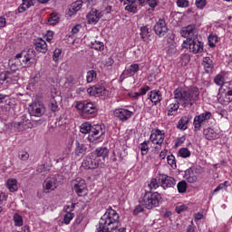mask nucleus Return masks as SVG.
I'll return each mask as SVG.
<instances>
[{"label": "nucleus", "instance_id": "obj_15", "mask_svg": "<svg viewBox=\"0 0 232 232\" xmlns=\"http://www.w3.org/2000/svg\"><path fill=\"white\" fill-rule=\"evenodd\" d=\"M114 115L115 117H117V119H119L122 122H126V121L133 117V111L128 109L120 108L114 111Z\"/></svg>", "mask_w": 232, "mask_h": 232}, {"label": "nucleus", "instance_id": "obj_35", "mask_svg": "<svg viewBox=\"0 0 232 232\" xmlns=\"http://www.w3.org/2000/svg\"><path fill=\"white\" fill-rule=\"evenodd\" d=\"M29 84H31V86H41V84H43V80L41 79V74L36 73L35 76L30 80Z\"/></svg>", "mask_w": 232, "mask_h": 232}, {"label": "nucleus", "instance_id": "obj_26", "mask_svg": "<svg viewBox=\"0 0 232 232\" xmlns=\"http://www.w3.org/2000/svg\"><path fill=\"white\" fill-rule=\"evenodd\" d=\"M70 153H72V150H70V148L64 149L61 156L54 160L55 162L57 164H59V162H68V160H70Z\"/></svg>", "mask_w": 232, "mask_h": 232}, {"label": "nucleus", "instance_id": "obj_63", "mask_svg": "<svg viewBox=\"0 0 232 232\" xmlns=\"http://www.w3.org/2000/svg\"><path fill=\"white\" fill-rule=\"evenodd\" d=\"M188 208L185 205H180L176 208L177 213H182V211H186Z\"/></svg>", "mask_w": 232, "mask_h": 232}, {"label": "nucleus", "instance_id": "obj_59", "mask_svg": "<svg viewBox=\"0 0 232 232\" xmlns=\"http://www.w3.org/2000/svg\"><path fill=\"white\" fill-rule=\"evenodd\" d=\"M185 140H186V138L184 137L178 138L175 143L176 148H179V146H181V144H184Z\"/></svg>", "mask_w": 232, "mask_h": 232}, {"label": "nucleus", "instance_id": "obj_42", "mask_svg": "<svg viewBox=\"0 0 232 232\" xmlns=\"http://www.w3.org/2000/svg\"><path fill=\"white\" fill-rule=\"evenodd\" d=\"M179 155L182 159H188V157H191V151L188 148H182L179 150Z\"/></svg>", "mask_w": 232, "mask_h": 232}, {"label": "nucleus", "instance_id": "obj_18", "mask_svg": "<svg viewBox=\"0 0 232 232\" xmlns=\"http://www.w3.org/2000/svg\"><path fill=\"white\" fill-rule=\"evenodd\" d=\"M139 70H140L139 63H132L122 72L121 79H126V77H133V75H135Z\"/></svg>", "mask_w": 232, "mask_h": 232}, {"label": "nucleus", "instance_id": "obj_64", "mask_svg": "<svg viewBox=\"0 0 232 232\" xmlns=\"http://www.w3.org/2000/svg\"><path fill=\"white\" fill-rule=\"evenodd\" d=\"M147 3L150 8H155L157 6V0H147Z\"/></svg>", "mask_w": 232, "mask_h": 232}, {"label": "nucleus", "instance_id": "obj_3", "mask_svg": "<svg viewBox=\"0 0 232 232\" xmlns=\"http://www.w3.org/2000/svg\"><path fill=\"white\" fill-rule=\"evenodd\" d=\"M80 131L81 133H89L88 140L95 142L106 133V129H104V125L96 124L92 126L90 122H85L81 125Z\"/></svg>", "mask_w": 232, "mask_h": 232}, {"label": "nucleus", "instance_id": "obj_52", "mask_svg": "<svg viewBox=\"0 0 232 232\" xmlns=\"http://www.w3.org/2000/svg\"><path fill=\"white\" fill-rule=\"evenodd\" d=\"M85 106H86V102H77L75 108L80 111H82V113H84Z\"/></svg>", "mask_w": 232, "mask_h": 232}, {"label": "nucleus", "instance_id": "obj_57", "mask_svg": "<svg viewBox=\"0 0 232 232\" xmlns=\"http://www.w3.org/2000/svg\"><path fill=\"white\" fill-rule=\"evenodd\" d=\"M19 159L21 160H28V159H30V154L26 151H22L19 153Z\"/></svg>", "mask_w": 232, "mask_h": 232}, {"label": "nucleus", "instance_id": "obj_61", "mask_svg": "<svg viewBox=\"0 0 232 232\" xmlns=\"http://www.w3.org/2000/svg\"><path fill=\"white\" fill-rule=\"evenodd\" d=\"M213 41L215 43H217V36H209L208 37V44L211 48H213V46H215V43H213Z\"/></svg>", "mask_w": 232, "mask_h": 232}, {"label": "nucleus", "instance_id": "obj_7", "mask_svg": "<svg viewBox=\"0 0 232 232\" xmlns=\"http://www.w3.org/2000/svg\"><path fill=\"white\" fill-rule=\"evenodd\" d=\"M12 126L18 131H26V130H32L34 128V124H32V121H30V116L26 114H23L20 117V121H14Z\"/></svg>", "mask_w": 232, "mask_h": 232}, {"label": "nucleus", "instance_id": "obj_31", "mask_svg": "<svg viewBox=\"0 0 232 232\" xmlns=\"http://www.w3.org/2000/svg\"><path fill=\"white\" fill-rule=\"evenodd\" d=\"M150 100L154 104H159V102H160V101H162V94H160V91L150 92Z\"/></svg>", "mask_w": 232, "mask_h": 232}, {"label": "nucleus", "instance_id": "obj_13", "mask_svg": "<svg viewBox=\"0 0 232 232\" xmlns=\"http://www.w3.org/2000/svg\"><path fill=\"white\" fill-rule=\"evenodd\" d=\"M46 109L42 102H34L29 106V113L32 117H43Z\"/></svg>", "mask_w": 232, "mask_h": 232}, {"label": "nucleus", "instance_id": "obj_43", "mask_svg": "<svg viewBox=\"0 0 232 232\" xmlns=\"http://www.w3.org/2000/svg\"><path fill=\"white\" fill-rule=\"evenodd\" d=\"M97 79V72L94 70H91L87 72V82H93Z\"/></svg>", "mask_w": 232, "mask_h": 232}, {"label": "nucleus", "instance_id": "obj_4", "mask_svg": "<svg viewBox=\"0 0 232 232\" xmlns=\"http://www.w3.org/2000/svg\"><path fill=\"white\" fill-rule=\"evenodd\" d=\"M162 200V197L159 192H150L147 191L143 197L140 198V204L146 208V209H153V208L159 207L160 201Z\"/></svg>", "mask_w": 232, "mask_h": 232}, {"label": "nucleus", "instance_id": "obj_20", "mask_svg": "<svg viewBox=\"0 0 232 232\" xmlns=\"http://www.w3.org/2000/svg\"><path fill=\"white\" fill-rule=\"evenodd\" d=\"M164 133L162 131L157 130L150 135V140L153 144H157L158 146L155 147L156 150L160 149V145L164 142Z\"/></svg>", "mask_w": 232, "mask_h": 232}, {"label": "nucleus", "instance_id": "obj_19", "mask_svg": "<svg viewBox=\"0 0 232 232\" xmlns=\"http://www.w3.org/2000/svg\"><path fill=\"white\" fill-rule=\"evenodd\" d=\"M106 88L101 85H95L87 89V93L93 97H102L106 95Z\"/></svg>", "mask_w": 232, "mask_h": 232}, {"label": "nucleus", "instance_id": "obj_54", "mask_svg": "<svg viewBox=\"0 0 232 232\" xmlns=\"http://www.w3.org/2000/svg\"><path fill=\"white\" fill-rule=\"evenodd\" d=\"M177 5L179 8H186L189 5V2L188 0H178Z\"/></svg>", "mask_w": 232, "mask_h": 232}, {"label": "nucleus", "instance_id": "obj_38", "mask_svg": "<svg viewBox=\"0 0 232 232\" xmlns=\"http://www.w3.org/2000/svg\"><path fill=\"white\" fill-rule=\"evenodd\" d=\"M177 188L179 193H186L188 189V183L186 182V180L179 181L177 185Z\"/></svg>", "mask_w": 232, "mask_h": 232}, {"label": "nucleus", "instance_id": "obj_10", "mask_svg": "<svg viewBox=\"0 0 232 232\" xmlns=\"http://www.w3.org/2000/svg\"><path fill=\"white\" fill-rule=\"evenodd\" d=\"M0 81H5L7 84H17L19 72L15 71H4L0 72Z\"/></svg>", "mask_w": 232, "mask_h": 232}, {"label": "nucleus", "instance_id": "obj_40", "mask_svg": "<svg viewBox=\"0 0 232 232\" xmlns=\"http://www.w3.org/2000/svg\"><path fill=\"white\" fill-rule=\"evenodd\" d=\"M218 102H220V104H229V102H231L232 98H230L229 96H227V94L225 93L224 98H222L220 96V94H218Z\"/></svg>", "mask_w": 232, "mask_h": 232}, {"label": "nucleus", "instance_id": "obj_60", "mask_svg": "<svg viewBox=\"0 0 232 232\" xmlns=\"http://www.w3.org/2000/svg\"><path fill=\"white\" fill-rule=\"evenodd\" d=\"M144 211V206L139 205L134 209V215H139V213H142Z\"/></svg>", "mask_w": 232, "mask_h": 232}, {"label": "nucleus", "instance_id": "obj_46", "mask_svg": "<svg viewBox=\"0 0 232 232\" xmlns=\"http://www.w3.org/2000/svg\"><path fill=\"white\" fill-rule=\"evenodd\" d=\"M49 24H57L59 23V16L55 14H51V16L48 19Z\"/></svg>", "mask_w": 232, "mask_h": 232}, {"label": "nucleus", "instance_id": "obj_58", "mask_svg": "<svg viewBox=\"0 0 232 232\" xmlns=\"http://www.w3.org/2000/svg\"><path fill=\"white\" fill-rule=\"evenodd\" d=\"M206 1L207 0H196V6L197 8H199L202 10L206 6Z\"/></svg>", "mask_w": 232, "mask_h": 232}, {"label": "nucleus", "instance_id": "obj_9", "mask_svg": "<svg viewBox=\"0 0 232 232\" xmlns=\"http://www.w3.org/2000/svg\"><path fill=\"white\" fill-rule=\"evenodd\" d=\"M183 44H186L183 45V48H188L192 53H202L204 50V44H201V42L198 41L197 37L190 39L188 42H184Z\"/></svg>", "mask_w": 232, "mask_h": 232}, {"label": "nucleus", "instance_id": "obj_30", "mask_svg": "<svg viewBox=\"0 0 232 232\" xmlns=\"http://www.w3.org/2000/svg\"><path fill=\"white\" fill-rule=\"evenodd\" d=\"M179 104L176 102V103H170L167 107V115L168 117H173V115H177V111H179Z\"/></svg>", "mask_w": 232, "mask_h": 232}, {"label": "nucleus", "instance_id": "obj_55", "mask_svg": "<svg viewBox=\"0 0 232 232\" xmlns=\"http://www.w3.org/2000/svg\"><path fill=\"white\" fill-rule=\"evenodd\" d=\"M49 107L52 110V111H57V110H59V105L57 104V102H55L54 100H53L50 102Z\"/></svg>", "mask_w": 232, "mask_h": 232}, {"label": "nucleus", "instance_id": "obj_34", "mask_svg": "<svg viewBox=\"0 0 232 232\" xmlns=\"http://www.w3.org/2000/svg\"><path fill=\"white\" fill-rule=\"evenodd\" d=\"M6 188L11 191V193H14L17 191V179H9L6 182Z\"/></svg>", "mask_w": 232, "mask_h": 232}, {"label": "nucleus", "instance_id": "obj_11", "mask_svg": "<svg viewBox=\"0 0 232 232\" xmlns=\"http://www.w3.org/2000/svg\"><path fill=\"white\" fill-rule=\"evenodd\" d=\"M211 119V112H203L199 115L195 116L193 125H194V131H200L202 126L207 121Z\"/></svg>", "mask_w": 232, "mask_h": 232}, {"label": "nucleus", "instance_id": "obj_41", "mask_svg": "<svg viewBox=\"0 0 232 232\" xmlns=\"http://www.w3.org/2000/svg\"><path fill=\"white\" fill-rule=\"evenodd\" d=\"M148 144H150V141H144L139 146L141 151V155H148V151H150V147L148 146Z\"/></svg>", "mask_w": 232, "mask_h": 232}, {"label": "nucleus", "instance_id": "obj_47", "mask_svg": "<svg viewBox=\"0 0 232 232\" xmlns=\"http://www.w3.org/2000/svg\"><path fill=\"white\" fill-rule=\"evenodd\" d=\"M150 35V29L146 26L140 28V37L141 39H146Z\"/></svg>", "mask_w": 232, "mask_h": 232}, {"label": "nucleus", "instance_id": "obj_22", "mask_svg": "<svg viewBox=\"0 0 232 232\" xmlns=\"http://www.w3.org/2000/svg\"><path fill=\"white\" fill-rule=\"evenodd\" d=\"M86 151H88V147L86 146V144L77 140L75 142V150H74V153L76 157H84V155H86Z\"/></svg>", "mask_w": 232, "mask_h": 232}, {"label": "nucleus", "instance_id": "obj_16", "mask_svg": "<svg viewBox=\"0 0 232 232\" xmlns=\"http://www.w3.org/2000/svg\"><path fill=\"white\" fill-rule=\"evenodd\" d=\"M156 35L159 37H164L168 34V25L166 20L160 19L153 27Z\"/></svg>", "mask_w": 232, "mask_h": 232}, {"label": "nucleus", "instance_id": "obj_21", "mask_svg": "<svg viewBox=\"0 0 232 232\" xmlns=\"http://www.w3.org/2000/svg\"><path fill=\"white\" fill-rule=\"evenodd\" d=\"M203 135H205L208 140H216V139H220V131L213 128L204 129Z\"/></svg>", "mask_w": 232, "mask_h": 232}, {"label": "nucleus", "instance_id": "obj_8", "mask_svg": "<svg viewBox=\"0 0 232 232\" xmlns=\"http://www.w3.org/2000/svg\"><path fill=\"white\" fill-rule=\"evenodd\" d=\"M72 188L78 197H84L88 193L86 181L82 178H76L72 181Z\"/></svg>", "mask_w": 232, "mask_h": 232}, {"label": "nucleus", "instance_id": "obj_2", "mask_svg": "<svg viewBox=\"0 0 232 232\" xmlns=\"http://www.w3.org/2000/svg\"><path fill=\"white\" fill-rule=\"evenodd\" d=\"M119 213L112 208L106 210L99 221L96 232H112L119 227Z\"/></svg>", "mask_w": 232, "mask_h": 232}, {"label": "nucleus", "instance_id": "obj_5", "mask_svg": "<svg viewBox=\"0 0 232 232\" xmlns=\"http://www.w3.org/2000/svg\"><path fill=\"white\" fill-rule=\"evenodd\" d=\"M20 62V65L26 67L32 66V60L35 59V51L34 49L24 50L15 55Z\"/></svg>", "mask_w": 232, "mask_h": 232}, {"label": "nucleus", "instance_id": "obj_39", "mask_svg": "<svg viewBox=\"0 0 232 232\" xmlns=\"http://www.w3.org/2000/svg\"><path fill=\"white\" fill-rule=\"evenodd\" d=\"M91 47L93 50H98V52H102V50H104V44H102V42L94 41L91 43Z\"/></svg>", "mask_w": 232, "mask_h": 232}, {"label": "nucleus", "instance_id": "obj_33", "mask_svg": "<svg viewBox=\"0 0 232 232\" xmlns=\"http://www.w3.org/2000/svg\"><path fill=\"white\" fill-rule=\"evenodd\" d=\"M68 209H70V206H66L64 208V210L66 212V214L63 216V224H70V222H72V220H73V218L75 217V214L68 211Z\"/></svg>", "mask_w": 232, "mask_h": 232}, {"label": "nucleus", "instance_id": "obj_51", "mask_svg": "<svg viewBox=\"0 0 232 232\" xmlns=\"http://www.w3.org/2000/svg\"><path fill=\"white\" fill-rule=\"evenodd\" d=\"M125 10H127V12H131L132 14H136L137 6H135L133 4H130L125 6Z\"/></svg>", "mask_w": 232, "mask_h": 232}, {"label": "nucleus", "instance_id": "obj_48", "mask_svg": "<svg viewBox=\"0 0 232 232\" xmlns=\"http://www.w3.org/2000/svg\"><path fill=\"white\" fill-rule=\"evenodd\" d=\"M167 161L171 168H177V163L175 162V156L169 155L167 157Z\"/></svg>", "mask_w": 232, "mask_h": 232}, {"label": "nucleus", "instance_id": "obj_23", "mask_svg": "<svg viewBox=\"0 0 232 232\" xmlns=\"http://www.w3.org/2000/svg\"><path fill=\"white\" fill-rule=\"evenodd\" d=\"M86 17L89 24H95L96 23H99V19H101V14L99 11H97V9H92L88 13Z\"/></svg>", "mask_w": 232, "mask_h": 232}, {"label": "nucleus", "instance_id": "obj_53", "mask_svg": "<svg viewBox=\"0 0 232 232\" xmlns=\"http://www.w3.org/2000/svg\"><path fill=\"white\" fill-rule=\"evenodd\" d=\"M227 188V181H225L224 183H220L215 189L214 193H218L220 189H226Z\"/></svg>", "mask_w": 232, "mask_h": 232}, {"label": "nucleus", "instance_id": "obj_45", "mask_svg": "<svg viewBox=\"0 0 232 232\" xmlns=\"http://www.w3.org/2000/svg\"><path fill=\"white\" fill-rule=\"evenodd\" d=\"M13 220L14 222V226H18L19 227L23 226V217H21L19 214H14Z\"/></svg>", "mask_w": 232, "mask_h": 232}, {"label": "nucleus", "instance_id": "obj_56", "mask_svg": "<svg viewBox=\"0 0 232 232\" xmlns=\"http://www.w3.org/2000/svg\"><path fill=\"white\" fill-rule=\"evenodd\" d=\"M37 173H44L46 171H50V168H48L47 166L44 165H40L38 167V169H36Z\"/></svg>", "mask_w": 232, "mask_h": 232}, {"label": "nucleus", "instance_id": "obj_37", "mask_svg": "<svg viewBox=\"0 0 232 232\" xmlns=\"http://www.w3.org/2000/svg\"><path fill=\"white\" fill-rule=\"evenodd\" d=\"M202 64H203L204 68L206 69V72H208L209 73L211 68H213V61H211V58L205 57L203 59Z\"/></svg>", "mask_w": 232, "mask_h": 232}, {"label": "nucleus", "instance_id": "obj_32", "mask_svg": "<svg viewBox=\"0 0 232 232\" xmlns=\"http://www.w3.org/2000/svg\"><path fill=\"white\" fill-rule=\"evenodd\" d=\"M184 179L188 180L190 184H194L198 178L197 175H195L193 169H188L185 171Z\"/></svg>", "mask_w": 232, "mask_h": 232}, {"label": "nucleus", "instance_id": "obj_27", "mask_svg": "<svg viewBox=\"0 0 232 232\" xmlns=\"http://www.w3.org/2000/svg\"><path fill=\"white\" fill-rule=\"evenodd\" d=\"M108 153H110V150L106 147H99L92 152V154L98 159H101V157L106 159V157H108Z\"/></svg>", "mask_w": 232, "mask_h": 232}, {"label": "nucleus", "instance_id": "obj_12", "mask_svg": "<svg viewBox=\"0 0 232 232\" xmlns=\"http://www.w3.org/2000/svg\"><path fill=\"white\" fill-rule=\"evenodd\" d=\"M180 35L187 38V43L190 41V39H196L198 35L197 25L189 24L188 26L182 27L180 30Z\"/></svg>", "mask_w": 232, "mask_h": 232}, {"label": "nucleus", "instance_id": "obj_14", "mask_svg": "<svg viewBox=\"0 0 232 232\" xmlns=\"http://www.w3.org/2000/svg\"><path fill=\"white\" fill-rule=\"evenodd\" d=\"M58 186L59 182L55 177L46 178L43 184L44 193H52V191H55Z\"/></svg>", "mask_w": 232, "mask_h": 232}, {"label": "nucleus", "instance_id": "obj_50", "mask_svg": "<svg viewBox=\"0 0 232 232\" xmlns=\"http://www.w3.org/2000/svg\"><path fill=\"white\" fill-rule=\"evenodd\" d=\"M61 53H62L61 49L54 50L53 54V61H54V63H57V61H59V57H61Z\"/></svg>", "mask_w": 232, "mask_h": 232}, {"label": "nucleus", "instance_id": "obj_49", "mask_svg": "<svg viewBox=\"0 0 232 232\" xmlns=\"http://www.w3.org/2000/svg\"><path fill=\"white\" fill-rule=\"evenodd\" d=\"M214 81H215V83L218 86H223L224 85V77H222V75H220V74L217 75L215 77Z\"/></svg>", "mask_w": 232, "mask_h": 232}, {"label": "nucleus", "instance_id": "obj_29", "mask_svg": "<svg viewBox=\"0 0 232 232\" xmlns=\"http://www.w3.org/2000/svg\"><path fill=\"white\" fill-rule=\"evenodd\" d=\"M8 66L11 72H15L16 70H19V68H21L23 65L21 64V62L16 58V56H14L9 60Z\"/></svg>", "mask_w": 232, "mask_h": 232}, {"label": "nucleus", "instance_id": "obj_28", "mask_svg": "<svg viewBox=\"0 0 232 232\" xmlns=\"http://www.w3.org/2000/svg\"><path fill=\"white\" fill-rule=\"evenodd\" d=\"M97 113V106L92 102H85L83 115H95Z\"/></svg>", "mask_w": 232, "mask_h": 232}, {"label": "nucleus", "instance_id": "obj_44", "mask_svg": "<svg viewBox=\"0 0 232 232\" xmlns=\"http://www.w3.org/2000/svg\"><path fill=\"white\" fill-rule=\"evenodd\" d=\"M159 186H160V182L159 181V179H157L154 178L149 183V188L151 190L157 189V188H159Z\"/></svg>", "mask_w": 232, "mask_h": 232}, {"label": "nucleus", "instance_id": "obj_1", "mask_svg": "<svg viewBox=\"0 0 232 232\" xmlns=\"http://www.w3.org/2000/svg\"><path fill=\"white\" fill-rule=\"evenodd\" d=\"M198 95H200V92L197 87L189 89L179 87L174 91V99L182 108H191L197 102Z\"/></svg>", "mask_w": 232, "mask_h": 232}, {"label": "nucleus", "instance_id": "obj_36", "mask_svg": "<svg viewBox=\"0 0 232 232\" xmlns=\"http://www.w3.org/2000/svg\"><path fill=\"white\" fill-rule=\"evenodd\" d=\"M188 122H189V119H188V117L184 116L179 121L177 128H179V130H187V128H188L187 124Z\"/></svg>", "mask_w": 232, "mask_h": 232}, {"label": "nucleus", "instance_id": "obj_25", "mask_svg": "<svg viewBox=\"0 0 232 232\" xmlns=\"http://www.w3.org/2000/svg\"><path fill=\"white\" fill-rule=\"evenodd\" d=\"M82 8V0H77L76 2H73L71 5V7L69 8L68 11V15H75L79 10Z\"/></svg>", "mask_w": 232, "mask_h": 232}, {"label": "nucleus", "instance_id": "obj_17", "mask_svg": "<svg viewBox=\"0 0 232 232\" xmlns=\"http://www.w3.org/2000/svg\"><path fill=\"white\" fill-rule=\"evenodd\" d=\"M159 182L163 189L173 188L177 184V180H175V179L167 175H160L159 177Z\"/></svg>", "mask_w": 232, "mask_h": 232}, {"label": "nucleus", "instance_id": "obj_6", "mask_svg": "<svg viewBox=\"0 0 232 232\" xmlns=\"http://www.w3.org/2000/svg\"><path fill=\"white\" fill-rule=\"evenodd\" d=\"M84 169H97L99 167H102V162L101 159L95 157V154L91 152L88 156L85 157L82 163Z\"/></svg>", "mask_w": 232, "mask_h": 232}, {"label": "nucleus", "instance_id": "obj_62", "mask_svg": "<svg viewBox=\"0 0 232 232\" xmlns=\"http://www.w3.org/2000/svg\"><path fill=\"white\" fill-rule=\"evenodd\" d=\"M24 6H27V8H30V6H34V0H22Z\"/></svg>", "mask_w": 232, "mask_h": 232}, {"label": "nucleus", "instance_id": "obj_24", "mask_svg": "<svg viewBox=\"0 0 232 232\" xmlns=\"http://www.w3.org/2000/svg\"><path fill=\"white\" fill-rule=\"evenodd\" d=\"M34 50L39 53H46L48 52V45L43 39L37 40L34 43Z\"/></svg>", "mask_w": 232, "mask_h": 232}]
</instances>
